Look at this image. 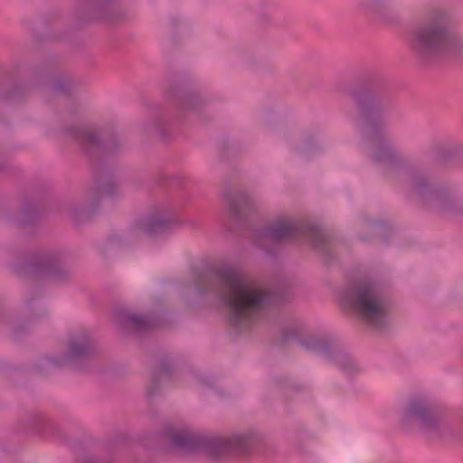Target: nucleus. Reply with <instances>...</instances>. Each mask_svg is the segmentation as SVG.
<instances>
[{"label": "nucleus", "mask_w": 463, "mask_h": 463, "mask_svg": "<svg viewBox=\"0 0 463 463\" xmlns=\"http://www.w3.org/2000/svg\"><path fill=\"white\" fill-rule=\"evenodd\" d=\"M194 290L201 297L213 294L224 303L234 334L249 331L268 308L281 301L279 294L267 291L231 264L221 265L197 278Z\"/></svg>", "instance_id": "obj_1"}, {"label": "nucleus", "mask_w": 463, "mask_h": 463, "mask_svg": "<svg viewBox=\"0 0 463 463\" xmlns=\"http://www.w3.org/2000/svg\"><path fill=\"white\" fill-rule=\"evenodd\" d=\"M171 444L185 450H199L218 459L241 454L259 439L260 432L254 428L236 431L225 437L206 435L189 428H171L167 431Z\"/></svg>", "instance_id": "obj_2"}, {"label": "nucleus", "mask_w": 463, "mask_h": 463, "mask_svg": "<svg viewBox=\"0 0 463 463\" xmlns=\"http://www.w3.org/2000/svg\"><path fill=\"white\" fill-rule=\"evenodd\" d=\"M337 298L343 307L371 326L381 327L387 320L388 299L380 283L373 279H358L342 288Z\"/></svg>", "instance_id": "obj_3"}, {"label": "nucleus", "mask_w": 463, "mask_h": 463, "mask_svg": "<svg viewBox=\"0 0 463 463\" xmlns=\"http://www.w3.org/2000/svg\"><path fill=\"white\" fill-rule=\"evenodd\" d=\"M414 48L425 56L456 53L463 50V37L451 28L446 10H429L413 33Z\"/></svg>", "instance_id": "obj_4"}, {"label": "nucleus", "mask_w": 463, "mask_h": 463, "mask_svg": "<svg viewBox=\"0 0 463 463\" xmlns=\"http://www.w3.org/2000/svg\"><path fill=\"white\" fill-rule=\"evenodd\" d=\"M404 425H412L425 434L436 432L441 424L442 414L426 398H412L401 414Z\"/></svg>", "instance_id": "obj_5"}, {"label": "nucleus", "mask_w": 463, "mask_h": 463, "mask_svg": "<svg viewBox=\"0 0 463 463\" xmlns=\"http://www.w3.org/2000/svg\"><path fill=\"white\" fill-rule=\"evenodd\" d=\"M92 350L93 341L90 331L79 329L69 335L65 350L51 357L50 363L57 366H63L76 359L88 356Z\"/></svg>", "instance_id": "obj_6"}, {"label": "nucleus", "mask_w": 463, "mask_h": 463, "mask_svg": "<svg viewBox=\"0 0 463 463\" xmlns=\"http://www.w3.org/2000/svg\"><path fill=\"white\" fill-rule=\"evenodd\" d=\"M289 235V216L288 213H279L262 228L259 229L254 236V242L262 250L269 252L270 245H279Z\"/></svg>", "instance_id": "obj_7"}, {"label": "nucleus", "mask_w": 463, "mask_h": 463, "mask_svg": "<svg viewBox=\"0 0 463 463\" xmlns=\"http://www.w3.org/2000/svg\"><path fill=\"white\" fill-rule=\"evenodd\" d=\"M291 241L301 240L308 242L316 250L323 255L329 253L327 233L319 225L308 221L291 218Z\"/></svg>", "instance_id": "obj_8"}, {"label": "nucleus", "mask_w": 463, "mask_h": 463, "mask_svg": "<svg viewBox=\"0 0 463 463\" xmlns=\"http://www.w3.org/2000/svg\"><path fill=\"white\" fill-rule=\"evenodd\" d=\"M412 192L424 201L430 202L440 209H448L450 195L427 175H413L411 179Z\"/></svg>", "instance_id": "obj_9"}, {"label": "nucleus", "mask_w": 463, "mask_h": 463, "mask_svg": "<svg viewBox=\"0 0 463 463\" xmlns=\"http://www.w3.org/2000/svg\"><path fill=\"white\" fill-rule=\"evenodd\" d=\"M298 347L319 355H325L329 349V343L325 337H318L295 325H291V348Z\"/></svg>", "instance_id": "obj_10"}, {"label": "nucleus", "mask_w": 463, "mask_h": 463, "mask_svg": "<svg viewBox=\"0 0 463 463\" xmlns=\"http://www.w3.org/2000/svg\"><path fill=\"white\" fill-rule=\"evenodd\" d=\"M65 253L61 250H52L43 253L37 262L35 269L39 273L56 276L62 269Z\"/></svg>", "instance_id": "obj_11"}, {"label": "nucleus", "mask_w": 463, "mask_h": 463, "mask_svg": "<svg viewBox=\"0 0 463 463\" xmlns=\"http://www.w3.org/2000/svg\"><path fill=\"white\" fill-rule=\"evenodd\" d=\"M171 218L163 213H155L145 217L138 224V229L147 235H156L166 231Z\"/></svg>", "instance_id": "obj_12"}, {"label": "nucleus", "mask_w": 463, "mask_h": 463, "mask_svg": "<svg viewBox=\"0 0 463 463\" xmlns=\"http://www.w3.org/2000/svg\"><path fill=\"white\" fill-rule=\"evenodd\" d=\"M78 138L87 147L102 146L108 151H113L118 144V138L113 137L111 140L101 139L95 131L87 128L79 131Z\"/></svg>", "instance_id": "obj_13"}, {"label": "nucleus", "mask_w": 463, "mask_h": 463, "mask_svg": "<svg viewBox=\"0 0 463 463\" xmlns=\"http://www.w3.org/2000/svg\"><path fill=\"white\" fill-rule=\"evenodd\" d=\"M115 0H88L90 18L94 20L110 19L115 15Z\"/></svg>", "instance_id": "obj_14"}, {"label": "nucleus", "mask_w": 463, "mask_h": 463, "mask_svg": "<svg viewBox=\"0 0 463 463\" xmlns=\"http://www.w3.org/2000/svg\"><path fill=\"white\" fill-rule=\"evenodd\" d=\"M223 199L231 217L240 219L242 210L248 205L249 198L244 193H225Z\"/></svg>", "instance_id": "obj_15"}, {"label": "nucleus", "mask_w": 463, "mask_h": 463, "mask_svg": "<svg viewBox=\"0 0 463 463\" xmlns=\"http://www.w3.org/2000/svg\"><path fill=\"white\" fill-rule=\"evenodd\" d=\"M124 319L126 326L136 331H144L151 328L155 326L156 320L154 316H144L137 313H128Z\"/></svg>", "instance_id": "obj_16"}, {"label": "nucleus", "mask_w": 463, "mask_h": 463, "mask_svg": "<svg viewBox=\"0 0 463 463\" xmlns=\"http://www.w3.org/2000/svg\"><path fill=\"white\" fill-rule=\"evenodd\" d=\"M201 104L202 98L197 91L183 93L178 98V106L183 111H194Z\"/></svg>", "instance_id": "obj_17"}, {"label": "nucleus", "mask_w": 463, "mask_h": 463, "mask_svg": "<svg viewBox=\"0 0 463 463\" xmlns=\"http://www.w3.org/2000/svg\"><path fill=\"white\" fill-rule=\"evenodd\" d=\"M170 368L167 364H161L157 371L151 376V379L147 385V395L153 396L159 386V383L161 379L166 378L169 376Z\"/></svg>", "instance_id": "obj_18"}, {"label": "nucleus", "mask_w": 463, "mask_h": 463, "mask_svg": "<svg viewBox=\"0 0 463 463\" xmlns=\"http://www.w3.org/2000/svg\"><path fill=\"white\" fill-rule=\"evenodd\" d=\"M303 151L307 156L317 155L324 151V146L322 142L314 140L304 145Z\"/></svg>", "instance_id": "obj_19"}, {"label": "nucleus", "mask_w": 463, "mask_h": 463, "mask_svg": "<svg viewBox=\"0 0 463 463\" xmlns=\"http://www.w3.org/2000/svg\"><path fill=\"white\" fill-rule=\"evenodd\" d=\"M116 189V184L114 182L104 183L99 185L98 194L99 197L110 196L113 194Z\"/></svg>", "instance_id": "obj_20"}, {"label": "nucleus", "mask_w": 463, "mask_h": 463, "mask_svg": "<svg viewBox=\"0 0 463 463\" xmlns=\"http://www.w3.org/2000/svg\"><path fill=\"white\" fill-rule=\"evenodd\" d=\"M372 156L375 161L383 162L385 160L391 159L392 152L389 148L383 147V148L379 149L378 151H375L372 155Z\"/></svg>", "instance_id": "obj_21"}, {"label": "nucleus", "mask_w": 463, "mask_h": 463, "mask_svg": "<svg viewBox=\"0 0 463 463\" xmlns=\"http://www.w3.org/2000/svg\"><path fill=\"white\" fill-rule=\"evenodd\" d=\"M81 463H116V462H114L113 460H110V459H99L97 458H90Z\"/></svg>", "instance_id": "obj_22"}, {"label": "nucleus", "mask_w": 463, "mask_h": 463, "mask_svg": "<svg viewBox=\"0 0 463 463\" xmlns=\"http://www.w3.org/2000/svg\"><path fill=\"white\" fill-rule=\"evenodd\" d=\"M347 364H348L347 366H343V369L345 371L351 373L352 371H354L355 369V364L354 363V361L348 359Z\"/></svg>", "instance_id": "obj_23"}, {"label": "nucleus", "mask_w": 463, "mask_h": 463, "mask_svg": "<svg viewBox=\"0 0 463 463\" xmlns=\"http://www.w3.org/2000/svg\"><path fill=\"white\" fill-rule=\"evenodd\" d=\"M293 389H296V386L290 387L291 392L293 391Z\"/></svg>", "instance_id": "obj_24"}, {"label": "nucleus", "mask_w": 463, "mask_h": 463, "mask_svg": "<svg viewBox=\"0 0 463 463\" xmlns=\"http://www.w3.org/2000/svg\"><path fill=\"white\" fill-rule=\"evenodd\" d=\"M293 389H296V386L290 387L291 392L293 391Z\"/></svg>", "instance_id": "obj_25"}]
</instances>
